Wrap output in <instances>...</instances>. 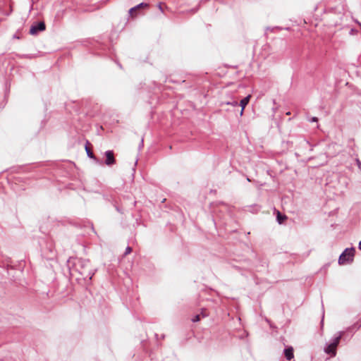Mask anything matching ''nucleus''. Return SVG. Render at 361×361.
Returning a JSON list of instances; mask_svg holds the SVG:
<instances>
[{"label": "nucleus", "mask_w": 361, "mask_h": 361, "mask_svg": "<svg viewBox=\"0 0 361 361\" xmlns=\"http://www.w3.org/2000/svg\"><path fill=\"white\" fill-rule=\"evenodd\" d=\"M355 255V249L353 247L346 248L340 255L338 259L339 264H345L352 262Z\"/></svg>", "instance_id": "obj_1"}, {"label": "nucleus", "mask_w": 361, "mask_h": 361, "mask_svg": "<svg viewBox=\"0 0 361 361\" xmlns=\"http://www.w3.org/2000/svg\"><path fill=\"white\" fill-rule=\"evenodd\" d=\"M46 28L44 22H39L35 25H32L30 29V34L32 35H37L39 32L44 30Z\"/></svg>", "instance_id": "obj_2"}, {"label": "nucleus", "mask_w": 361, "mask_h": 361, "mask_svg": "<svg viewBox=\"0 0 361 361\" xmlns=\"http://www.w3.org/2000/svg\"><path fill=\"white\" fill-rule=\"evenodd\" d=\"M106 160L104 161L105 164L107 166L114 165L116 163V159L114 158V152L112 150H108L105 152Z\"/></svg>", "instance_id": "obj_3"}, {"label": "nucleus", "mask_w": 361, "mask_h": 361, "mask_svg": "<svg viewBox=\"0 0 361 361\" xmlns=\"http://www.w3.org/2000/svg\"><path fill=\"white\" fill-rule=\"evenodd\" d=\"M336 347L337 346L333 345V343L331 342L325 347L324 351L326 353L334 357L336 354Z\"/></svg>", "instance_id": "obj_4"}, {"label": "nucleus", "mask_w": 361, "mask_h": 361, "mask_svg": "<svg viewBox=\"0 0 361 361\" xmlns=\"http://www.w3.org/2000/svg\"><path fill=\"white\" fill-rule=\"evenodd\" d=\"M284 355L288 360H290L294 357L293 348L291 346L287 347L283 350Z\"/></svg>", "instance_id": "obj_5"}, {"label": "nucleus", "mask_w": 361, "mask_h": 361, "mask_svg": "<svg viewBox=\"0 0 361 361\" xmlns=\"http://www.w3.org/2000/svg\"><path fill=\"white\" fill-rule=\"evenodd\" d=\"M250 97H251L250 95H247V97H245L240 101V106H241V111L240 113V116H242L243 114L244 109H245V106H247V104L249 103Z\"/></svg>", "instance_id": "obj_6"}, {"label": "nucleus", "mask_w": 361, "mask_h": 361, "mask_svg": "<svg viewBox=\"0 0 361 361\" xmlns=\"http://www.w3.org/2000/svg\"><path fill=\"white\" fill-rule=\"evenodd\" d=\"M149 5L146 3H141L138 5H137L136 6L133 7V8H131L130 10H129V13L130 15H133V12H135V11H137L138 8H147L148 7Z\"/></svg>", "instance_id": "obj_7"}, {"label": "nucleus", "mask_w": 361, "mask_h": 361, "mask_svg": "<svg viewBox=\"0 0 361 361\" xmlns=\"http://www.w3.org/2000/svg\"><path fill=\"white\" fill-rule=\"evenodd\" d=\"M85 150H86V152H87V156L91 158V159H93L97 163L99 164H102V162L99 160H98L95 157L94 155L93 154V153L92 152V151L90 150V149L89 147H87V146L85 147Z\"/></svg>", "instance_id": "obj_8"}, {"label": "nucleus", "mask_w": 361, "mask_h": 361, "mask_svg": "<svg viewBox=\"0 0 361 361\" xmlns=\"http://www.w3.org/2000/svg\"><path fill=\"white\" fill-rule=\"evenodd\" d=\"M343 334V331H340L338 333V335L335 336L331 341L333 343V345L338 346Z\"/></svg>", "instance_id": "obj_9"}, {"label": "nucleus", "mask_w": 361, "mask_h": 361, "mask_svg": "<svg viewBox=\"0 0 361 361\" xmlns=\"http://www.w3.org/2000/svg\"><path fill=\"white\" fill-rule=\"evenodd\" d=\"M224 104H226V105H231V106H238V101L235 100V99H233L231 101H229V102H222L221 105L223 106Z\"/></svg>", "instance_id": "obj_10"}, {"label": "nucleus", "mask_w": 361, "mask_h": 361, "mask_svg": "<svg viewBox=\"0 0 361 361\" xmlns=\"http://www.w3.org/2000/svg\"><path fill=\"white\" fill-rule=\"evenodd\" d=\"M286 219L285 215H282L279 212L277 214V221L279 224H282L283 220Z\"/></svg>", "instance_id": "obj_11"}, {"label": "nucleus", "mask_w": 361, "mask_h": 361, "mask_svg": "<svg viewBox=\"0 0 361 361\" xmlns=\"http://www.w3.org/2000/svg\"><path fill=\"white\" fill-rule=\"evenodd\" d=\"M200 320V314H197L195 315L192 319V322H197L198 321Z\"/></svg>", "instance_id": "obj_12"}, {"label": "nucleus", "mask_w": 361, "mask_h": 361, "mask_svg": "<svg viewBox=\"0 0 361 361\" xmlns=\"http://www.w3.org/2000/svg\"><path fill=\"white\" fill-rule=\"evenodd\" d=\"M131 251H132V248H131L130 247L128 246V247L126 248V251H125L124 255H127L130 254V253L131 252Z\"/></svg>", "instance_id": "obj_13"}, {"label": "nucleus", "mask_w": 361, "mask_h": 361, "mask_svg": "<svg viewBox=\"0 0 361 361\" xmlns=\"http://www.w3.org/2000/svg\"><path fill=\"white\" fill-rule=\"evenodd\" d=\"M310 122H317L318 118L317 117H312L310 120Z\"/></svg>", "instance_id": "obj_14"}, {"label": "nucleus", "mask_w": 361, "mask_h": 361, "mask_svg": "<svg viewBox=\"0 0 361 361\" xmlns=\"http://www.w3.org/2000/svg\"><path fill=\"white\" fill-rule=\"evenodd\" d=\"M84 266H87L89 264H90V262L89 261H84L82 262Z\"/></svg>", "instance_id": "obj_15"}, {"label": "nucleus", "mask_w": 361, "mask_h": 361, "mask_svg": "<svg viewBox=\"0 0 361 361\" xmlns=\"http://www.w3.org/2000/svg\"><path fill=\"white\" fill-rule=\"evenodd\" d=\"M359 249L361 250V240L359 243Z\"/></svg>", "instance_id": "obj_16"}, {"label": "nucleus", "mask_w": 361, "mask_h": 361, "mask_svg": "<svg viewBox=\"0 0 361 361\" xmlns=\"http://www.w3.org/2000/svg\"><path fill=\"white\" fill-rule=\"evenodd\" d=\"M87 276H90V278L91 279V273L90 272H89Z\"/></svg>", "instance_id": "obj_17"}, {"label": "nucleus", "mask_w": 361, "mask_h": 361, "mask_svg": "<svg viewBox=\"0 0 361 361\" xmlns=\"http://www.w3.org/2000/svg\"><path fill=\"white\" fill-rule=\"evenodd\" d=\"M159 8L161 9V4L159 5Z\"/></svg>", "instance_id": "obj_18"}, {"label": "nucleus", "mask_w": 361, "mask_h": 361, "mask_svg": "<svg viewBox=\"0 0 361 361\" xmlns=\"http://www.w3.org/2000/svg\"><path fill=\"white\" fill-rule=\"evenodd\" d=\"M287 115H290V112H287L286 113Z\"/></svg>", "instance_id": "obj_19"}, {"label": "nucleus", "mask_w": 361, "mask_h": 361, "mask_svg": "<svg viewBox=\"0 0 361 361\" xmlns=\"http://www.w3.org/2000/svg\"><path fill=\"white\" fill-rule=\"evenodd\" d=\"M81 274L85 275V271H84V272H81Z\"/></svg>", "instance_id": "obj_20"}]
</instances>
